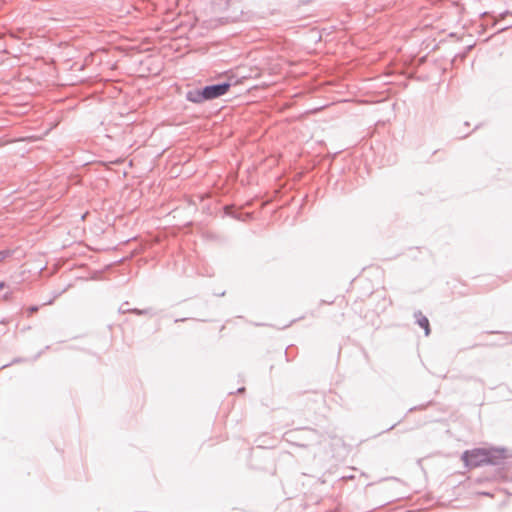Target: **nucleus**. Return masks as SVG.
<instances>
[{"label":"nucleus","mask_w":512,"mask_h":512,"mask_svg":"<svg viewBox=\"0 0 512 512\" xmlns=\"http://www.w3.org/2000/svg\"><path fill=\"white\" fill-rule=\"evenodd\" d=\"M462 460L467 467L475 468L492 462V451L483 448H476L466 451Z\"/></svg>","instance_id":"obj_1"},{"label":"nucleus","mask_w":512,"mask_h":512,"mask_svg":"<svg viewBox=\"0 0 512 512\" xmlns=\"http://www.w3.org/2000/svg\"><path fill=\"white\" fill-rule=\"evenodd\" d=\"M229 88H230L229 83L206 86L202 90L201 94H202L203 99H206V100L214 99V98H217V97H220V96L226 94L228 92Z\"/></svg>","instance_id":"obj_2"},{"label":"nucleus","mask_w":512,"mask_h":512,"mask_svg":"<svg viewBox=\"0 0 512 512\" xmlns=\"http://www.w3.org/2000/svg\"><path fill=\"white\" fill-rule=\"evenodd\" d=\"M417 323L421 328L424 329L425 335L428 336L430 334V324L427 317L423 316L422 314H419L417 316Z\"/></svg>","instance_id":"obj_3"},{"label":"nucleus","mask_w":512,"mask_h":512,"mask_svg":"<svg viewBox=\"0 0 512 512\" xmlns=\"http://www.w3.org/2000/svg\"><path fill=\"white\" fill-rule=\"evenodd\" d=\"M5 253L4 252H0V262H2L5 258Z\"/></svg>","instance_id":"obj_4"},{"label":"nucleus","mask_w":512,"mask_h":512,"mask_svg":"<svg viewBox=\"0 0 512 512\" xmlns=\"http://www.w3.org/2000/svg\"><path fill=\"white\" fill-rule=\"evenodd\" d=\"M3 287H4V284L0 283V291L3 289Z\"/></svg>","instance_id":"obj_5"}]
</instances>
